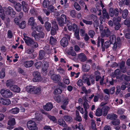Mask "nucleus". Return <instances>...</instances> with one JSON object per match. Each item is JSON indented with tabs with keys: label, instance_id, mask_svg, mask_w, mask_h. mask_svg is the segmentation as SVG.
Masks as SVG:
<instances>
[{
	"label": "nucleus",
	"instance_id": "obj_3",
	"mask_svg": "<svg viewBox=\"0 0 130 130\" xmlns=\"http://www.w3.org/2000/svg\"><path fill=\"white\" fill-rule=\"evenodd\" d=\"M32 75L34 77L33 81L34 82H38L41 80L40 73L38 71H36L33 72Z\"/></svg>",
	"mask_w": 130,
	"mask_h": 130
},
{
	"label": "nucleus",
	"instance_id": "obj_30",
	"mask_svg": "<svg viewBox=\"0 0 130 130\" xmlns=\"http://www.w3.org/2000/svg\"><path fill=\"white\" fill-rule=\"evenodd\" d=\"M103 17L105 19H108L109 18V17L108 13L106 11L105 9H104L102 11Z\"/></svg>",
	"mask_w": 130,
	"mask_h": 130
},
{
	"label": "nucleus",
	"instance_id": "obj_19",
	"mask_svg": "<svg viewBox=\"0 0 130 130\" xmlns=\"http://www.w3.org/2000/svg\"><path fill=\"white\" fill-rule=\"evenodd\" d=\"M22 4L23 11L25 12H27L29 10V7L27 4L25 2L22 1Z\"/></svg>",
	"mask_w": 130,
	"mask_h": 130
},
{
	"label": "nucleus",
	"instance_id": "obj_55",
	"mask_svg": "<svg viewBox=\"0 0 130 130\" xmlns=\"http://www.w3.org/2000/svg\"><path fill=\"white\" fill-rule=\"evenodd\" d=\"M42 64L41 61H40L37 62L35 64V66L36 68L37 69H39L40 68Z\"/></svg>",
	"mask_w": 130,
	"mask_h": 130
},
{
	"label": "nucleus",
	"instance_id": "obj_59",
	"mask_svg": "<svg viewBox=\"0 0 130 130\" xmlns=\"http://www.w3.org/2000/svg\"><path fill=\"white\" fill-rule=\"evenodd\" d=\"M122 77L126 81L128 82L130 80V77L126 75L123 74L122 76Z\"/></svg>",
	"mask_w": 130,
	"mask_h": 130
},
{
	"label": "nucleus",
	"instance_id": "obj_8",
	"mask_svg": "<svg viewBox=\"0 0 130 130\" xmlns=\"http://www.w3.org/2000/svg\"><path fill=\"white\" fill-rule=\"evenodd\" d=\"M119 13V10L118 8H116L114 10L112 8L110 9L109 14L111 17H113L114 15L116 17H117Z\"/></svg>",
	"mask_w": 130,
	"mask_h": 130
},
{
	"label": "nucleus",
	"instance_id": "obj_53",
	"mask_svg": "<svg viewBox=\"0 0 130 130\" xmlns=\"http://www.w3.org/2000/svg\"><path fill=\"white\" fill-rule=\"evenodd\" d=\"M111 44H112L109 41H106L105 42L104 44H103V47L104 49L107 48L109 47Z\"/></svg>",
	"mask_w": 130,
	"mask_h": 130
},
{
	"label": "nucleus",
	"instance_id": "obj_37",
	"mask_svg": "<svg viewBox=\"0 0 130 130\" xmlns=\"http://www.w3.org/2000/svg\"><path fill=\"white\" fill-rule=\"evenodd\" d=\"M19 109L17 107L12 108L10 111V112L13 114H17L19 112Z\"/></svg>",
	"mask_w": 130,
	"mask_h": 130
},
{
	"label": "nucleus",
	"instance_id": "obj_6",
	"mask_svg": "<svg viewBox=\"0 0 130 130\" xmlns=\"http://www.w3.org/2000/svg\"><path fill=\"white\" fill-rule=\"evenodd\" d=\"M24 38H23L26 44L28 46H30L34 40L30 37L27 36L25 33L23 34Z\"/></svg>",
	"mask_w": 130,
	"mask_h": 130
},
{
	"label": "nucleus",
	"instance_id": "obj_62",
	"mask_svg": "<svg viewBox=\"0 0 130 130\" xmlns=\"http://www.w3.org/2000/svg\"><path fill=\"white\" fill-rule=\"evenodd\" d=\"M58 18L62 21L63 20L64 21L66 22L68 19L67 18L66 16V15L63 14H62L61 15V17L60 18Z\"/></svg>",
	"mask_w": 130,
	"mask_h": 130
},
{
	"label": "nucleus",
	"instance_id": "obj_42",
	"mask_svg": "<svg viewBox=\"0 0 130 130\" xmlns=\"http://www.w3.org/2000/svg\"><path fill=\"white\" fill-rule=\"evenodd\" d=\"M89 81L91 85H94L95 83V78L93 76H90L89 77Z\"/></svg>",
	"mask_w": 130,
	"mask_h": 130
},
{
	"label": "nucleus",
	"instance_id": "obj_61",
	"mask_svg": "<svg viewBox=\"0 0 130 130\" xmlns=\"http://www.w3.org/2000/svg\"><path fill=\"white\" fill-rule=\"evenodd\" d=\"M47 9L51 12H54V7L52 5H50L48 6Z\"/></svg>",
	"mask_w": 130,
	"mask_h": 130
},
{
	"label": "nucleus",
	"instance_id": "obj_57",
	"mask_svg": "<svg viewBox=\"0 0 130 130\" xmlns=\"http://www.w3.org/2000/svg\"><path fill=\"white\" fill-rule=\"evenodd\" d=\"M83 106L85 109V110H87V109L89 108V105L86 101H85L84 102L83 104Z\"/></svg>",
	"mask_w": 130,
	"mask_h": 130
},
{
	"label": "nucleus",
	"instance_id": "obj_4",
	"mask_svg": "<svg viewBox=\"0 0 130 130\" xmlns=\"http://www.w3.org/2000/svg\"><path fill=\"white\" fill-rule=\"evenodd\" d=\"M27 126L28 128L30 130H37L38 128L36 126V123L34 121L30 120L27 123Z\"/></svg>",
	"mask_w": 130,
	"mask_h": 130
},
{
	"label": "nucleus",
	"instance_id": "obj_35",
	"mask_svg": "<svg viewBox=\"0 0 130 130\" xmlns=\"http://www.w3.org/2000/svg\"><path fill=\"white\" fill-rule=\"evenodd\" d=\"M72 28L73 31L74 32H79V28L75 24H73Z\"/></svg>",
	"mask_w": 130,
	"mask_h": 130
},
{
	"label": "nucleus",
	"instance_id": "obj_38",
	"mask_svg": "<svg viewBox=\"0 0 130 130\" xmlns=\"http://www.w3.org/2000/svg\"><path fill=\"white\" fill-rule=\"evenodd\" d=\"M38 19L42 24H43L44 22L46 21L48 19L47 18H42L40 16H39L38 17Z\"/></svg>",
	"mask_w": 130,
	"mask_h": 130
},
{
	"label": "nucleus",
	"instance_id": "obj_2",
	"mask_svg": "<svg viewBox=\"0 0 130 130\" xmlns=\"http://www.w3.org/2000/svg\"><path fill=\"white\" fill-rule=\"evenodd\" d=\"M0 92L2 96L5 98L11 97L13 95L12 92L8 89H2L1 90Z\"/></svg>",
	"mask_w": 130,
	"mask_h": 130
},
{
	"label": "nucleus",
	"instance_id": "obj_32",
	"mask_svg": "<svg viewBox=\"0 0 130 130\" xmlns=\"http://www.w3.org/2000/svg\"><path fill=\"white\" fill-rule=\"evenodd\" d=\"M35 89V87L32 86H27L26 87L27 91L30 93L34 92Z\"/></svg>",
	"mask_w": 130,
	"mask_h": 130
},
{
	"label": "nucleus",
	"instance_id": "obj_33",
	"mask_svg": "<svg viewBox=\"0 0 130 130\" xmlns=\"http://www.w3.org/2000/svg\"><path fill=\"white\" fill-rule=\"evenodd\" d=\"M121 19V17H119L117 18L114 17L113 18V23L115 25L118 24H119V23Z\"/></svg>",
	"mask_w": 130,
	"mask_h": 130
},
{
	"label": "nucleus",
	"instance_id": "obj_24",
	"mask_svg": "<svg viewBox=\"0 0 130 130\" xmlns=\"http://www.w3.org/2000/svg\"><path fill=\"white\" fill-rule=\"evenodd\" d=\"M2 104L4 105H8L10 103V100L8 99L1 98Z\"/></svg>",
	"mask_w": 130,
	"mask_h": 130
},
{
	"label": "nucleus",
	"instance_id": "obj_44",
	"mask_svg": "<svg viewBox=\"0 0 130 130\" xmlns=\"http://www.w3.org/2000/svg\"><path fill=\"white\" fill-rule=\"evenodd\" d=\"M29 46L30 47L34 48H36L38 47V44L37 43L35 42L34 40Z\"/></svg>",
	"mask_w": 130,
	"mask_h": 130
},
{
	"label": "nucleus",
	"instance_id": "obj_58",
	"mask_svg": "<svg viewBox=\"0 0 130 130\" xmlns=\"http://www.w3.org/2000/svg\"><path fill=\"white\" fill-rule=\"evenodd\" d=\"M76 14L77 13L76 11L74 10H72L70 12V15L73 18L75 17L76 15Z\"/></svg>",
	"mask_w": 130,
	"mask_h": 130
},
{
	"label": "nucleus",
	"instance_id": "obj_7",
	"mask_svg": "<svg viewBox=\"0 0 130 130\" xmlns=\"http://www.w3.org/2000/svg\"><path fill=\"white\" fill-rule=\"evenodd\" d=\"M6 13L7 15H10L12 17L14 18L16 12L13 11V9L10 7H8L6 9Z\"/></svg>",
	"mask_w": 130,
	"mask_h": 130
},
{
	"label": "nucleus",
	"instance_id": "obj_1",
	"mask_svg": "<svg viewBox=\"0 0 130 130\" xmlns=\"http://www.w3.org/2000/svg\"><path fill=\"white\" fill-rule=\"evenodd\" d=\"M109 41L112 44H113L112 49L114 50H116L117 48H119L121 44L120 38L118 37L116 40V36L115 35H110Z\"/></svg>",
	"mask_w": 130,
	"mask_h": 130
},
{
	"label": "nucleus",
	"instance_id": "obj_50",
	"mask_svg": "<svg viewBox=\"0 0 130 130\" xmlns=\"http://www.w3.org/2000/svg\"><path fill=\"white\" fill-rule=\"evenodd\" d=\"M74 6L75 9L77 11H79L81 9V8L80 6L77 3H74Z\"/></svg>",
	"mask_w": 130,
	"mask_h": 130
},
{
	"label": "nucleus",
	"instance_id": "obj_26",
	"mask_svg": "<svg viewBox=\"0 0 130 130\" xmlns=\"http://www.w3.org/2000/svg\"><path fill=\"white\" fill-rule=\"evenodd\" d=\"M35 114V119L37 121L39 122L42 120L43 118L42 115L38 113H37V112Z\"/></svg>",
	"mask_w": 130,
	"mask_h": 130
},
{
	"label": "nucleus",
	"instance_id": "obj_20",
	"mask_svg": "<svg viewBox=\"0 0 130 130\" xmlns=\"http://www.w3.org/2000/svg\"><path fill=\"white\" fill-rule=\"evenodd\" d=\"M42 113L46 115L48 118L54 122H56L57 121V119L54 116H52L51 115H49L48 113L46 112H45L43 110H42Z\"/></svg>",
	"mask_w": 130,
	"mask_h": 130
},
{
	"label": "nucleus",
	"instance_id": "obj_9",
	"mask_svg": "<svg viewBox=\"0 0 130 130\" xmlns=\"http://www.w3.org/2000/svg\"><path fill=\"white\" fill-rule=\"evenodd\" d=\"M101 43V48L102 51H104L105 49L103 47V44L104 43V40L102 38L100 37L98 38V41H97V46L98 47H99L100 46V43Z\"/></svg>",
	"mask_w": 130,
	"mask_h": 130
},
{
	"label": "nucleus",
	"instance_id": "obj_31",
	"mask_svg": "<svg viewBox=\"0 0 130 130\" xmlns=\"http://www.w3.org/2000/svg\"><path fill=\"white\" fill-rule=\"evenodd\" d=\"M57 40L53 37L51 36L50 37V43L52 45H54L56 43Z\"/></svg>",
	"mask_w": 130,
	"mask_h": 130
},
{
	"label": "nucleus",
	"instance_id": "obj_47",
	"mask_svg": "<svg viewBox=\"0 0 130 130\" xmlns=\"http://www.w3.org/2000/svg\"><path fill=\"white\" fill-rule=\"evenodd\" d=\"M41 89L40 87L35 88L34 93L35 94H39L41 93Z\"/></svg>",
	"mask_w": 130,
	"mask_h": 130
},
{
	"label": "nucleus",
	"instance_id": "obj_51",
	"mask_svg": "<svg viewBox=\"0 0 130 130\" xmlns=\"http://www.w3.org/2000/svg\"><path fill=\"white\" fill-rule=\"evenodd\" d=\"M57 20L58 21V23L59 25L60 26H64V24L66 23V21H64L58 18H57Z\"/></svg>",
	"mask_w": 130,
	"mask_h": 130
},
{
	"label": "nucleus",
	"instance_id": "obj_17",
	"mask_svg": "<svg viewBox=\"0 0 130 130\" xmlns=\"http://www.w3.org/2000/svg\"><path fill=\"white\" fill-rule=\"evenodd\" d=\"M78 57V59L82 62L85 61L87 59L86 55L83 53H80L79 54Z\"/></svg>",
	"mask_w": 130,
	"mask_h": 130
},
{
	"label": "nucleus",
	"instance_id": "obj_48",
	"mask_svg": "<svg viewBox=\"0 0 130 130\" xmlns=\"http://www.w3.org/2000/svg\"><path fill=\"white\" fill-rule=\"evenodd\" d=\"M128 11L127 9L124 10L122 15V18L124 19L126 18L128 15Z\"/></svg>",
	"mask_w": 130,
	"mask_h": 130
},
{
	"label": "nucleus",
	"instance_id": "obj_56",
	"mask_svg": "<svg viewBox=\"0 0 130 130\" xmlns=\"http://www.w3.org/2000/svg\"><path fill=\"white\" fill-rule=\"evenodd\" d=\"M69 102V100L68 98L67 97H63V100H62V104L68 105Z\"/></svg>",
	"mask_w": 130,
	"mask_h": 130
},
{
	"label": "nucleus",
	"instance_id": "obj_27",
	"mask_svg": "<svg viewBox=\"0 0 130 130\" xmlns=\"http://www.w3.org/2000/svg\"><path fill=\"white\" fill-rule=\"evenodd\" d=\"M64 120L67 122L71 123L72 121V118L70 116L65 115L63 117Z\"/></svg>",
	"mask_w": 130,
	"mask_h": 130
},
{
	"label": "nucleus",
	"instance_id": "obj_5",
	"mask_svg": "<svg viewBox=\"0 0 130 130\" xmlns=\"http://www.w3.org/2000/svg\"><path fill=\"white\" fill-rule=\"evenodd\" d=\"M28 24L31 26V28L32 30H35L36 29L37 24L35 22L34 18L31 17L28 20Z\"/></svg>",
	"mask_w": 130,
	"mask_h": 130
},
{
	"label": "nucleus",
	"instance_id": "obj_28",
	"mask_svg": "<svg viewBox=\"0 0 130 130\" xmlns=\"http://www.w3.org/2000/svg\"><path fill=\"white\" fill-rule=\"evenodd\" d=\"M58 124L63 127H66L67 126L66 122L62 119H59L58 120Z\"/></svg>",
	"mask_w": 130,
	"mask_h": 130
},
{
	"label": "nucleus",
	"instance_id": "obj_52",
	"mask_svg": "<svg viewBox=\"0 0 130 130\" xmlns=\"http://www.w3.org/2000/svg\"><path fill=\"white\" fill-rule=\"evenodd\" d=\"M120 120L117 119L112 120L111 122L112 124L114 125H118L120 124Z\"/></svg>",
	"mask_w": 130,
	"mask_h": 130
},
{
	"label": "nucleus",
	"instance_id": "obj_64",
	"mask_svg": "<svg viewBox=\"0 0 130 130\" xmlns=\"http://www.w3.org/2000/svg\"><path fill=\"white\" fill-rule=\"evenodd\" d=\"M58 26H52V27L51 32H55L57 30H58Z\"/></svg>",
	"mask_w": 130,
	"mask_h": 130
},
{
	"label": "nucleus",
	"instance_id": "obj_60",
	"mask_svg": "<svg viewBox=\"0 0 130 130\" xmlns=\"http://www.w3.org/2000/svg\"><path fill=\"white\" fill-rule=\"evenodd\" d=\"M43 28L41 26H37L36 27V29L35 30H33L34 31H36V30H37V31L39 32H43Z\"/></svg>",
	"mask_w": 130,
	"mask_h": 130
},
{
	"label": "nucleus",
	"instance_id": "obj_40",
	"mask_svg": "<svg viewBox=\"0 0 130 130\" xmlns=\"http://www.w3.org/2000/svg\"><path fill=\"white\" fill-rule=\"evenodd\" d=\"M45 26L47 31H49L51 29V24L48 22H46L45 23Z\"/></svg>",
	"mask_w": 130,
	"mask_h": 130
},
{
	"label": "nucleus",
	"instance_id": "obj_46",
	"mask_svg": "<svg viewBox=\"0 0 130 130\" xmlns=\"http://www.w3.org/2000/svg\"><path fill=\"white\" fill-rule=\"evenodd\" d=\"M102 113V109L98 108L96 111L95 113L96 116L99 117L101 116Z\"/></svg>",
	"mask_w": 130,
	"mask_h": 130
},
{
	"label": "nucleus",
	"instance_id": "obj_18",
	"mask_svg": "<svg viewBox=\"0 0 130 130\" xmlns=\"http://www.w3.org/2000/svg\"><path fill=\"white\" fill-rule=\"evenodd\" d=\"M10 89L14 92L19 93L20 91V88L17 86L13 85L12 87H11Z\"/></svg>",
	"mask_w": 130,
	"mask_h": 130
},
{
	"label": "nucleus",
	"instance_id": "obj_49",
	"mask_svg": "<svg viewBox=\"0 0 130 130\" xmlns=\"http://www.w3.org/2000/svg\"><path fill=\"white\" fill-rule=\"evenodd\" d=\"M6 86L7 87H9V88L13 86V82L10 80H7L6 83Z\"/></svg>",
	"mask_w": 130,
	"mask_h": 130
},
{
	"label": "nucleus",
	"instance_id": "obj_43",
	"mask_svg": "<svg viewBox=\"0 0 130 130\" xmlns=\"http://www.w3.org/2000/svg\"><path fill=\"white\" fill-rule=\"evenodd\" d=\"M50 2L48 0H44L43 2L42 5L44 8H47L48 6H49Z\"/></svg>",
	"mask_w": 130,
	"mask_h": 130
},
{
	"label": "nucleus",
	"instance_id": "obj_25",
	"mask_svg": "<svg viewBox=\"0 0 130 130\" xmlns=\"http://www.w3.org/2000/svg\"><path fill=\"white\" fill-rule=\"evenodd\" d=\"M49 67L48 63L47 61H44L43 63L42 66V69L44 71H45L48 69Z\"/></svg>",
	"mask_w": 130,
	"mask_h": 130
},
{
	"label": "nucleus",
	"instance_id": "obj_54",
	"mask_svg": "<svg viewBox=\"0 0 130 130\" xmlns=\"http://www.w3.org/2000/svg\"><path fill=\"white\" fill-rule=\"evenodd\" d=\"M62 90L59 88H57L55 89L54 92L55 94H60L62 92Z\"/></svg>",
	"mask_w": 130,
	"mask_h": 130
},
{
	"label": "nucleus",
	"instance_id": "obj_29",
	"mask_svg": "<svg viewBox=\"0 0 130 130\" xmlns=\"http://www.w3.org/2000/svg\"><path fill=\"white\" fill-rule=\"evenodd\" d=\"M15 4L14 7L16 10L18 12L20 11L22 9L21 5L19 3H17Z\"/></svg>",
	"mask_w": 130,
	"mask_h": 130
},
{
	"label": "nucleus",
	"instance_id": "obj_10",
	"mask_svg": "<svg viewBox=\"0 0 130 130\" xmlns=\"http://www.w3.org/2000/svg\"><path fill=\"white\" fill-rule=\"evenodd\" d=\"M89 77H88L87 75L85 74H84L82 77V80L83 83H86L88 86L91 85V83L89 81Z\"/></svg>",
	"mask_w": 130,
	"mask_h": 130
},
{
	"label": "nucleus",
	"instance_id": "obj_13",
	"mask_svg": "<svg viewBox=\"0 0 130 130\" xmlns=\"http://www.w3.org/2000/svg\"><path fill=\"white\" fill-rule=\"evenodd\" d=\"M11 116L8 117V118L10 119L8 122V124L11 126H13L16 124L15 119L14 118H11Z\"/></svg>",
	"mask_w": 130,
	"mask_h": 130
},
{
	"label": "nucleus",
	"instance_id": "obj_36",
	"mask_svg": "<svg viewBox=\"0 0 130 130\" xmlns=\"http://www.w3.org/2000/svg\"><path fill=\"white\" fill-rule=\"evenodd\" d=\"M90 68L89 66L86 64H84L82 66V70L85 72H88Z\"/></svg>",
	"mask_w": 130,
	"mask_h": 130
},
{
	"label": "nucleus",
	"instance_id": "obj_23",
	"mask_svg": "<svg viewBox=\"0 0 130 130\" xmlns=\"http://www.w3.org/2000/svg\"><path fill=\"white\" fill-rule=\"evenodd\" d=\"M107 118L112 120H115L117 118V115L116 114H108L107 116Z\"/></svg>",
	"mask_w": 130,
	"mask_h": 130
},
{
	"label": "nucleus",
	"instance_id": "obj_41",
	"mask_svg": "<svg viewBox=\"0 0 130 130\" xmlns=\"http://www.w3.org/2000/svg\"><path fill=\"white\" fill-rule=\"evenodd\" d=\"M120 73V70L119 69H116L114 73H112L111 74V76L113 77H115L119 75Z\"/></svg>",
	"mask_w": 130,
	"mask_h": 130
},
{
	"label": "nucleus",
	"instance_id": "obj_34",
	"mask_svg": "<svg viewBox=\"0 0 130 130\" xmlns=\"http://www.w3.org/2000/svg\"><path fill=\"white\" fill-rule=\"evenodd\" d=\"M45 53L43 50H41L39 52V59L42 60L43 59L45 55Z\"/></svg>",
	"mask_w": 130,
	"mask_h": 130
},
{
	"label": "nucleus",
	"instance_id": "obj_21",
	"mask_svg": "<svg viewBox=\"0 0 130 130\" xmlns=\"http://www.w3.org/2000/svg\"><path fill=\"white\" fill-rule=\"evenodd\" d=\"M53 108V105L51 103H47L45 106H43L44 109L47 111L50 110Z\"/></svg>",
	"mask_w": 130,
	"mask_h": 130
},
{
	"label": "nucleus",
	"instance_id": "obj_63",
	"mask_svg": "<svg viewBox=\"0 0 130 130\" xmlns=\"http://www.w3.org/2000/svg\"><path fill=\"white\" fill-rule=\"evenodd\" d=\"M34 50L33 48H29L26 50V52L27 53L30 54L34 52Z\"/></svg>",
	"mask_w": 130,
	"mask_h": 130
},
{
	"label": "nucleus",
	"instance_id": "obj_45",
	"mask_svg": "<svg viewBox=\"0 0 130 130\" xmlns=\"http://www.w3.org/2000/svg\"><path fill=\"white\" fill-rule=\"evenodd\" d=\"M26 25V23L25 21H23L20 23H19L18 25L20 28L21 29H23L25 27Z\"/></svg>",
	"mask_w": 130,
	"mask_h": 130
},
{
	"label": "nucleus",
	"instance_id": "obj_15",
	"mask_svg": "<svg viewBox=\"0 0 130 130\" xmlns=\"http://www.w3.org/2000/svg\"><path fill=\"white\" fill-rule=\"evenodd\" d=\"M33 64L34 61H27L24 62L23 65L25 67L28 68L31 67Z\"/></svg>",
	"mask_w": 130,
	"mask_h": 130
},
{
	"label": "nucleus",
	"instance_id": "obj_11",
	"mask_svg": "<svg viewBox=\"0 0 130 130\" xmlns=\"http://www.w3.org/2000/svg\"><path fill=\"white\" fill-rule=\"evenodd\" d=\"M32 36L34 37L35 40H38L40 38H43L44 36V33H38L35 34V33H32Z\"/></svg>",
	"mask_w": 130,
	"mask_h": 130
},
{
	"label": "nucleus",
	"instance_id": "obj_22",
	"mask_svg": "<svg viewBox=\"0 0 130 130\" xmlns=\"http://www.w3.org/2000/svg\"><path fill=\"white\" fill-rule=\"evenodd\" d=\"M5 15L4 9L0 5V17L3 20H5Z\"/></svg>",
	"mask_w": 130,
	"mask_h": 130
},
{
	"label": "nucleus",
	"instance_id": "obj_14",
	"mask_svg": "<svg viewBox=\"0 0 130 130\" xmlns=\"http://www.w3.org/2000/svg\"><path fill=\"white\" fill-rule=\"evenodd\" d=\"M109 109V107L107 106H104L102 109V110L103 115L104 116H106Z\"/></svg>",
	"mask_w": 130,
	"mask_h": 130
},
{
	"label": "nucleus",
	"instance_id": "obj_39",
	"mask_svg": "<svg viewBox=\"0 0 130 130\" xmlns=\"http://www.w3.org/2000/svg\"><path fill=\"white\" fill-rule=\"evenodd\" d=\"M75 120L77 121L80 122L82 120L81 117L79 116V112L77 110L76 112V118Z\"/></svg>",
	"mask_w": 130,
	"mask_h": 130
},
{
	"label": "nucleus",
	"instance_id": "obj_12",
	"mask_svg": "<svg viewBox=\"0 0 130 130\" xmlns=\"http://www.w3.org/2000/svg\"><path fill=\"white\" fill-rule=\"evenodd\" d=\"M60 76L59 74H53L51 76V78L55 83L58 82L60 78Z\"/></svg>",
	"mask_w": 130,
	"mask_h": 130
},
{
	"label": "nucleus",
	"instance_id": "obj_16",
	"mask_svg": "<svg viewBox=\"0 0 130 130\" xmlns=\"http://www.w3.org/2000/svg\"><path fill=\"white\" fill-rule=\"evenodd\" d=\"M60 44L63 47L67 46L68 44V40L65 38H62L60 41Z\"/></svg>",
	"mask_w": 130,
	"mask_h": 130
}]
</instances>
